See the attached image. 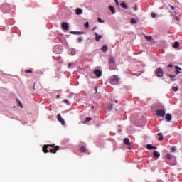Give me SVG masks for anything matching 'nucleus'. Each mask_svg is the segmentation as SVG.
<instances>
[{
    "instance_id": "1",
    "label": "nucleus",
    "mask_w": 182,
    "mask_h": 182,
    "mask_svg": "<svg viewBox=\"0 0 182 182\" xmlns=\"http://www.w3.org/2000/svg\"><path fill=\"white\" fill-rule=\"evenodd\" d=\"M49 147H53V148H51L50 149V153H53V154H55L58 150H59L60 147L59 146H56V144H45L43 146V153H49Z\"/></svg>"
},
{
    "instance_id": "2",
    "label": "nucleus",
    "mask_w": 182,
    "mask_h": 182,
    "mask_svg": "<svg viewBox=\"0 0 182 182\" xmlns=\"http://www.w3.org/2000/svg\"><path fill=\"white\" fill-rule=\"evenodd\" d=\"M154 74L157 77H163V70H161V68H156L154 71Z\"/></svg>"
},
{
    "instance_id": "3",
    "label": "nucleus",
    "mask_w": 182,
    "mask_h": 182,
    "mask_svg": "<svg viewBox=\"0 0 182 182\" xmlns=\"http://www.w3.org/2000/svg\"><path fill=\"white\" fill-rule=\"evenodd\" d=\"M156 114L163 117L164 116H166V112L163 109H158L156 111Z\"/></svg>"
},
{
    "instance_id": "4",
    "label": "nucleus",
    "mask_w": 182,
    "mask_h": 182,
    "mask_svg": "<svg viewBox=\"0 0 182 182\" xmlns=\"http://www.w3.org/2000/svg\"><path fill=\"white\" fill-rule=\"evenodd\" d=\"M57 119L58 120V122H60V123H61V124H63V126H65V119L62 118V116L60 114L57 115Z\"/></svg>"
},
{
    "instance_id": "5",
    "label": "nucleus",
    "mask_w": 182,
    "mask_h": 182,
    "mask_svg": "<svg viewBox=\"0 0 182 182\" xmlns=\"http://www.w3.org/2000/svg\"><path fill=\"white\" fill-rule=\"evenodd\" d=\"M94 75H95L97 77H100L102 76V70L99 69L95 70Z\"/></svg>"
},
{
    "instance_id": "6",
    "label": "nucleus",
    "mask_w": 182,
    "mask_h": 182,
    "mask_svg": "<svg viewBox=\"0 0 182 182\" xmlns=\"http://www.w3.org/2000/svg\"><path fill=\"white\" fill-rule=\"evenodd\" d=\"M111 80L112 82H115L116 83H119V81L120 80V79H119V77H117V75H112L111 77Z\"/></svg>"
},
{
    "instance_id": "7",
    "label": "nucleus",
    "mask_w": 182,
    "mask_h": 182,
    "mask_svg": "<svg viewBox=\"0 0 182 182\" xmlns=\"http://www.w3.org/2000/svg\"><path fill=\"white\" fill-rule=\"evenodd\" d=\"M146 149L148 150H157V147L156 146H154L153 145L150 144H148L146 145Z\"/></svg>"
},
{
    "instance_id": "8",
    "label": "nucleus",
    "mask_w": 182,
    "mask_h": 182,
    "mask_svg": "<svg viewBox=\"0 0 182 182\" xmlns=\"http://www.w3.org/2000/svg\"><path fill=\"white\" fill-rule=\"evenodd\" d=\"M61 26L63 31H68L69 29V24L68 23H63Z\"/></svg>"
},
{
    "instance_id": "9",
    "label": "nucleus",
    "mask_w": 182,
    "mask_h": 182,
    "mask_svg": "<svg viewBox=\"0 0 182 182\" xmlns=\"http://www.w3.org/2000/svg\"><path fill=\"white\" fill-rule=\"evenodd\" d=\"M94 35L95 36V41H97V42H100V39H102V36H100V35H99V34H97V33H94Z\"/></svg>"
},
{
    "instance_id": "10",
    "label": "nucleus",
    "mask_w": 182,
    "mask_h": 182,
    "mask_svg": "<svg viewBox=\"0 0 182 182\" xmlns=\"http://www.w3.org/2000/svg\"><path fill=\"white\" fill-rule=\"evenodd\" d=\"M72 35H83L85 33L83 31H70Z\"/></svg>"
},
{
    "instance_id": "11",
    "label": "nucleus",
    "mask_w": 182,
    "mask_h": 182,
    "mask_svg": "<svg viewBox=\"0 0 182 182\" xmlns=\"http://www.w3.org/2000/svg\"><path fill=\"white\" fill-rule=\"evenodd\" d=\"M101 50L102 52H103L104 53H106V52H107V50H109V47H107V46H103L101 48Z\"/></svg>"
},
{
    "instance_id": "12",
    "label": "nucleus",
    "mask_w": 182,
    "mask_h": 182,
    "mask_svg": "<svg viewBox=\"0 0 182 182\" xmlns=\"http://www.w3.org/2000/svg\"><path fill=\"white\" fill-rule=\"evenodd\" d=\"M124 144H127V146H132V144H130V139H129V138H124Z\"/></svg>"
},
{
    "instance_id": "13",
    "label": "nucleus",
    "mask_w": 182,
    "mask_h": 182,
    "mask_svg": "<svg viewBox=\"0 0 182 182\" xmlns=\"http://www.w3.org/2000/svg\"><path fill=\"white\" fill-rule=\"evenodd\" d=\"M83 13V10H82V9L80 8H77L75 9V14L76 15H81V14Z\"/></svg>"
},
{
    "instance_id": "14",
    "label": "nucleus",
    "mask_w": 182,
    "mask_h": 182,
    "mask_svg": "<svg viewBox=\"0 0 182 182\" xmlns=\"http://www.w3.org/2000/svg\"><path fill=\"white\" fill-rule=\"evenodd\" d=\"M165 119H166L167 122H170L172 119L171 114L170 113L166 114Z\"/></svg>"
},
{
    "instance_id": "15",
    "label": "nucleus",
    "mask_w": 182,
    "mask_h": 182,
    "mask_svg": "<svg viewBox=\"0 0 182 182\" xmlns=\"http://www.w3.org/2000/svg\"><path fill=\"white\" fill-rule=\"evenodd\" d=\"M153 156L155 157V159H159V157H160V153H159L157 151H155L153 153Z\"/></svg>"
},
{
    "instance_id": "16",
    "label": "nucleus",
    "mask_w": 182,
    "mask_h": 182,
    "mask_svg": "<svg viewBox=\"0 0 182 182\" xmlns=\"http://www.w3.org/2000/svg\"><path fill=\"white\" fill-rule=\"evenodd\" d=\"M55 49L57 53H60V52H62V48H60V46H56Z\"/></svg>"
},
{
    "instance_id": "17",
    "label": "nucleus",
    "mask_w": 182,
    "mask_h": 182,
    "mask_svg": "<svg viewBox=\"0 0 182 182\" xmlns=\"http://www.w3.org/2000/svg\"><path fill=\"white\" fill-rule=\"evenodd\" d=\"M158 136H159V141H162V140H164V136H163V133L161 132L158 133Z\"/></svg>"
},
{
    "instance_id": "18",
    "label": "nucleus",
    "mask_w": 182,
    "mask_h": 182,
    "mask_svg": "<svg viewBox=\"0 0 182 182\" xmlns=\"http://www.w3.org/2000/svg\"><path fill=\"white\" fill-rule=\"evenodd\" d=\"M120 5L122 8H124V9H127L129 8V6H127V4H126L125 3H122Z\"/></svg>"
},
{
    "instance_id": "19",
    "label": "nucleus",
    "mask_w": 182,
    "mask_h": 182,
    "mask_svg": "<svg viewBox=\"0 0 182 182\" xmlns=\"http://www.w3.org/2000/svg\"><path fill=\"white\" fill-rule=\"evenodd\" d=\"M109 9H110L111 12L116 14V11H114V7L113 6H109Z\"/></svg>"
},
{
    "instance_id": "20",
    "label": "nucleus",
    "mask_w": 182,
    "mask_h": 182,
    "mask_svg": "<svg viewBox=\"0 0 182 182\" xmlns=\"http://www.w3.org/2000/svg\"><path fill=\"white\" fill-rule=\"evenodd\" d=\"M178 46H180V43L176 41L173 46V48H178Z\"/></svg>"
},
{
    "instance_id": "21",
    "label": "nucleus",
    "mask_w": 182,
    "mask_h": 182,
    "mask_svg": "<svg viewBox=\"0 0 182 182\" xmlns=\"http://www.w3.org/2000/svg\"><path fill=\"white\" fill-rule=\"evenodd\" d=\"M16 102L18 103V106H19L20 107H23L22 106V102H21V100H19V99H16Z\"/></svg>"
},
{
    "instance_id": "22",
    "label": "nucleus",
    "mask_w": 182,
    "mask_h": 182,
    "mask_svg": "<svg viewBox=\"0 0 182 182\" xmlns=\"http://www.w3.org/2000/svg\"><path fill=\"white\" fill-rule=\"evenodd\" d=\"M81 153H85L86 152V147L85 146H82L80 149Z\"/></svg>"
},
{
    "instance_id": "23",
    "label": "nucleus",
    "mask_w": 182,
    "mask_h": 182,
    "mask_svg": "<svg viewBox=\"0 0 182 182\" xmlns=\"http://www.w3.org/2000/svg\"><path fill=\"white\" fill-rule=\"evenodd\" d=\"M131 23L132 25H134V23H137V20H136L135 18H132L131 19Z\"/></svg>"
},
{
    "instance_id": "24",
    "label": "nucleus",
    "mask_w": 182,
    "mask_h": 182,
    "mask_svg": "<svg viewBox=\"0 0 182 182\" xmlns=\"http://www.w3.org/2000/svg\"><path fill=\"white\" fill-rule=\"evenodd\" d=\"M109 62L110 63H114V58L110 57L109 59Z\"/></svg>"
},
{
    "instance_id": "25",
    "label": "nucleus",
    "mask_w": 182,
    "mask_h": 182,
    "mask_svg": "<svg viewBox=\"0 0 182 182\" xmlns=\"http://www.w3.org/2000/svg\"><path fill=\"white\" fill-rule=\"evenodd\" d=\"M166 159H167V160H171V159H172V157H171V155H170V154H166Z\"/></svg>"
},
{
    "instance_id": "26",
    "label": "nucleus",
    "mask_w": 182,
    "mask_h": 182,
    "mask_svg": "<svg viewBox=\"0 0 182 182\" xmlns=\"http://www.w3.org/2000/svg\"><path fill=\"white\" fill-rule=\"evenodd\" d=\"M167 76H168V77H170L171 79H172L173 82H174L175 80L174 77H176V75H167Z\"/></svg>"
},
{
    "instance_id": "27",
    "label": "nucleus",
    "mask_w": 182,
    "mask_h": 182,
    "mask_svg": "<svg viewBox=\"0 0 182 182\" xmlns=\"http://www.w3.org/2000/svg\"><path fill=\"white\" fill-rule=\"evenodd\" d=\"M78 43H80L82 42V41H83V38L82 37H78L77 39Z\"/></svg>"
},
{
    "instance_id": "28",
    "label": "nucleus",
    "mask_w": 182,
    "mask_h": 182,
    "mask_svg": "<svg viewBox=\"0 0 182 182\" xmlns=\"http://www.w3.org/2000/svg\"><path fill=\"white\" fill-rule=\"evenodd\" d=\"M145 38L147 39V41H151V39H153V38L150 36H145Z\"/></svg>"
},
{
    "instance_id": "29",
    "label": "nucleus",
    "mask_w": 182,
    "mask_h": 182,
    "mask_svg": "<svg viewBox=\"0 0 182 182\" xmlns=\"http://www.w3.org/2000/svg\"><path fill=\"white\" fill-rule=\"evenodd\" d=\"M85 28H86V29L89 28V21H87V22L85 23Z\"/></svg>"
},
{
    "instance_id": "30",
    "label": "nucleus",
    "mask_w": 182,
    "mask_h": 182,
    "mask_svg": "<svg viewBox=\"0 0 182 182\" xmlns=\"http://www.w3.org/2000/svg\"><path fill=\"white\" fill-rule=\"evenodd\" d=\"M171 150L172 153H176V146H172Z\"/></svg>"
},
{
    "instance_id": "31",
    "label": "nucleus",
    "mask_w": 182,
    "mask_h": 182,
    "mask_svg": "<svg viewBox=\"0 0 182 182\" xmlns=\"http://www.w3.org/2000/svg\"><path fill=\"white\" fill-rule=\"evenodd\" d=\"M151 16L152 18H156V16H157V14H156V13H151Z\"/></svg>"
},
{
    "instance_id": "32",
    "label": "nucleus",
    "mask_w": 182,
    "mask_h": 182,
    "mask_svg": "<svg viewBox=\"0 0 182 182\" xmlns=\"http://www.w3.org/2000/svg\"><path fill=\"white\" fill-rule=\"evenodd\" d=\"M97 21H98V22H100V23H103V22H105V21L102 20V18H98Z\"/></svg>"
},
{
    "instance_id": "33",
    "label": "nucleus",
    "mask_w": 182,
    "mask_h": 182,
    "mask_svg": "<svg viewBox=\"0 0 182 182\" xmlns=\"http://www.w3.org/2000/svg\"><path fill=\"white\" fill-rule=\"evenodd\" d=\"M90 120H92V118L90 117H86L85 118V122L87 123L88 122H90Z\"/></svg>"
},
{
    "instance_id": "34",
    "label": "nucleus",
    "mask_w": 182,
    "mask_h": 182,
    "mask_svg": "<svg viewBox=\"0 0 182 182\" xmlns=\"http://www.w3.org/2000/svg\"><path fill=\"white\" fill-rule=\"evenodd\" d=\"M63 102L65 103L66 105H69V100L68 99H65L63 100Z\"/></svg>"
},
{
    "instance_id": "35",
    "label": "nucleus",
    "mask_w": 182,
    "mask_h": 182,
    "mask_svg": "<svg viewBox=\"0 0 182 182\" xmlns=\"http://www.w3.org/2000/svg\"><path fill=\"white\" fill-rule=\"evenodd\" d=\"M173 89L174 92H177L178 90V87L173 86Z\"/></svg>"
},
{
    "instance_id": "36",
    "label": "nucleus",
    "mask_w": 182,
    "mask_h": 182,
    "mask_svg": "<svg viewBox=\"0 0 182 182\" xmlns=\"http://www.w3.org/2000/svg\"><path fill=\"white\" fill-rule=\"evenodd\" d=\"M168 6L172 9V11H174V9H176V7H174V6H171L169 4Z\"/></svg>"
},
{
    "instance_id": "37",
    "label": "nucleus",
    "mask_w": 182,
    "mask_h": 182,
    "mask_svg": "<svg viewBox=\"0 0 182 182\" xmlns=\"http://www.w3.org/2000/svg\"><path fill=\"white\" fill-rule=\"evenodd\" d=\"M25 73H32V70H26Z\"/></svg>"
},
{
    "instance_id": "38",
    "label": "nucleus",
    "mask_w": 182,
    "mask_h": 182,
    "mask_svg": "<svg viewBox=\"0 0 182 182\" xmlns=\"http://www.w3.org/2000/svg\"><path fill=\"white\" fill-rule=\"evenodd\" d=\"M112 109H113V105L107 107V110H112Z\"/></svg>"
},
{
    "instance_id": "39",
    "label": "nucleus",
    "mask_w": 182,
    "mask_h": 182,
    "mask_svg": "<svg viewBox=\"0 0 182 182\" xmlns=\"http://www.w3.org/2000/svg\"><path fill=\"white\" fill-rule=\"evenodd\" d=\"M176 70H181V68L178 66H175Z\"/></svg>"
},
{
    "instance_id": "40",
    "label": "nucleus",
    "mask_w": 182,
    "mask_h": 182,
    "mask_svg": "<svg viewBox=\"0 0 182 182\" xmlns=\"http://www.w3.org/2000/svg\"><path fill=\"white\" fill-rule=\"evenodd\" d=\"M175 73H176V75H179V73H181V72L178 70H176L175 71Z\"/></svg>"
},
{
    "instance_id": "41",
    "label": "nucleus",
    "mask_w": 182,
    "mask_h": 182,
    "mask_svg": "<svg viewBox=\"0 0 182 182\" xmlns=\"http://www.w3.org/2000/svg\"><path fill=\"white\" fill-rule=\"evenodd\" d=\"M138 8H137V5H135L134 6V11H137Z\"/></svg>"
},
{
    "instance_id": "42",
    "label": "nucleus",
    "mask_w": 182,
    "mask_h": 182,
    "mask_svg": "<svg viewBox=\"0 0 182 182\" xmlns=\"http://www.w3.org/2000/svg\"><path fill=\"white\" fill-rule=\"evenodd\" d=\"M71 55L72 56L75 55V51H73V50H71Z\"/></svg>"
},
{
    "instance_id": "43",
    "label": "nucleus",
    "mask_w": 182,
    "mask_h": 182,
    "mask_svg": "<svg viewBox=\"0 0 182 182\" xmlns=\"http://www.w3.org/2000/svg\"><path fill=\"white\" fill-rule=\"evenodd\" d=\"M168 68H171L173 69V64L168 65Z\"/></svg>"
},
{
    "instance_id": "44",
    "label": "nucleus",
    "mask_w": 182,
    "mask_h": 182,
    "mask_svg": "<svg viewBox=\"0 0 182 182\" xmlns=\"http://www.w3.org/2000/svg\"><path fill=\"white\" fill-rule=\"evenodd\" d=\"M115 4H117V5H119V1L118 0H114Z\"/></svg>"
},
{
    "instance_id": "45",
    "label": "nucleus",
    "mask_w": 182,
    "mask_h": 182,
    "mask_svg": "<svg viewBox=\"0 0 182 182\" xmlns=\"http://www.w3.org/2000/svg\"><path fill=\"white\" fill-rule=\"evenodd\" d=\"M70 66H72V63H68V68H70Z\"/></svg>"
},
{
    "instance_id": "46",
    "label": "nucleus",
    "mask_w": 182,
    "mask_h": 182,
    "mask_svg": "<svg viewBox=\"0 0 182 182\" xmlns=\"http://www.w3.org/2000/svg\"><path fill=\"white\" fill-rule=\"evenodd\" d=\"M96 28H97V27L95 26V27H94V28H92V32H93V31H95Z\"/></svg>"
},
{
    "instance_id": "47",
    "label": "nucleus",
    "mask_w": 182,
    "mask_h": 182,
    "mask_svg": "<svg viewBox=\"0 0 182 182\" xmlns=\"http://www.w3.org/2000/svg\"><path fill=\"white\" fill-rule=\"evenodd\" d=\"M176 21H178V17L176 16Z\"/></svg>"
},
{
    "instance_id": "48",
    "label": "nucleus",
    "mask_w": 182,
    "mask_h": 182,
    "mask_svg": "<svg viewBox=\"0 0 182 182\" xmlns=\"http://www.w3.org/2000/svg\"><path fill=\"white\" fill-rule=\"evenodd\" d=\"M60 97V95H57V99H59Z\"/></svg>"
},
{
    "instance_id": "49",
    "label": "nucleus",
    "mask_w": 182,
    "mask_h": 182,
    "mask_svg": "<svg viewBox=\"0 0 182 182\" xmlns=\"http://www.w3.org/2000/svg\"><path fill=\"white\" fill-rule=\"evenodd\" d=\"M48 150L49 151V152H50V148L48 147Z\"/></svg>"
},
{
    "instance_id": "50",
    "label": "nucleus",
    "mask_w": 182,
    "mask_h": 182,
    "mask_svg": "<svg viewBox=\"0 0 182 182\" xmlns=\"http://www.w3.org/2000/svg\"><path fill=\"white\" fill-rule=\"evenodd\" d=\"M115 102H116V103H119V101H118V100H116Z\"/></svg>"
},
{
    "instance_id": "51",
    "label": "nucleus",
    "mask_w": 182,
    "mask_h": 182,
    "mask_svg": "<svg viewBox=\"0 0 182 182\" xmlns=\"http://www.w3.org/2000/svg\"><path fill=\"white\" fill-rule=\"evenodd\" d=\"M92 109H95V106H92Z\"/></svg>"
},
{
    "instance_id": "52",
    "label": "nucleus",
    "mask_w": 182,
    "mask_h": 182,
    "mask_svg": "<svg viewBox=\"0 0 182 182\" xmlns=\"http://www.w3.org/2000/svg\"><path fill=\"white\" fill-rule=\"evenodd\" d=\"M95 90H96V91H97V89L96 87H95Z\"/></svg>"
},
{
    "instance_id": "53",
    "label": "nucleus",
    "mask_w": 182,
    "mask_h": 182,
    "mask_svg": "<svg viewBox=\"0 0 182 182\" xmlns=\"http://www.w3.org/2000/svg\"><path fill=\"white\" fill-rule=\"evenodd\" d=\"M129 150H130V147H128Z\"/></svg>"
}]
</instances>
